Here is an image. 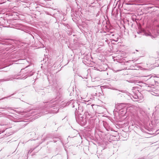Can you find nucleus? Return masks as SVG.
<instances>
[{
    "instance_id": "nucleus-7",
    "label": "nucleus",
    "mask_w": 159,
    "mask_h": 159,
    "mask_svg": "<svg viewBox=\"0 0 159 159\" xmlns=\"http://www.w3.org/2000/svg\"><path fill=\"white\" fill-rule=\"evenodd\" d=\"M114 40V41H116V42H117V41H118V40Z\"/></svg>"
},
{
    "instance_id": "nucleus-10",
    "label": "nucleus",
    "mask_w": 159,
    "mask_h": 159,
    "mask_svg": "<svg viewBox=\"0 0 159 159\" xmlns=\"http://www.w3.org/2000/svg\"><path fill=\"white\" fill-rule=\"evenodd\" d=\"M112 36H114V34H112Z\"/></svg>"
},
{
    "instance_id": "nucleus-2",
    "label": "nucleus",
    "mask_w": 159,
    "mask_h": 159,
    "mask_svg": "<svg viewBox=\"0 0 159 159\" xmlns=\"http://www.w3.org/2000/svg\"><path fill=\"white\" fill-rule=\"evenodd\" d=\"M76 111L77 109H76V110L75 111V115L78 114V112L80 114H81L83 110L82 107L81 106H80V107H79V109L77 112Z\"/></svg>"
},
{
    "instance_id": "nucleus-8",
    "label": "nucleus",
    "mask_w": 159,
    "mask_h": 159,
    "mask_svg": "<svg viewBox=\"0 0 159 159\" xmlns=\"http://www.w3.org/2000/svg\"><path fill=\"white\" fill-rule=\"evenodd\" d=\"M5 98H2V99H0V100H1V99H4Z\"/></svg>"
},
{
    "instance_id": "nucleus-3",
    "label": "nucleus",
    "mask_w": 159,
    "mask_h": 159,
    "mask_svg": "<svg viewBox=\"0 0 159 159\" xmlns=\"http://www.w3.org/2000/svg\"><path fill=\"white\" fill-rule=\"evenodd\" d=\"M145 35L147 36H151L152 38H153V36H152L151 35V33H145Z\"/></svg>"
},
{
    "instance_id": "nucleus-9",
    "label": "nucleus",
    "mask_w": 159,
    "mask_h": 159,
    "mask_svg": "<svg viewBox=\"0 0 159 159\" xmlns=\"http://www.w3.org/2000/svg\"><path fill=\"white\" fill-rule=\"evenodd\" d=\"M52 102H49V104H50V103H52Z\"/></svg>"
},
{
    "instance_id": "nucleus-6",
    "label": "nucleus",
    "mask_w": 159,
    "mask_h": 159,
    "mask_svg": "<svg viewBox=\"0 0 159 159\" xmlns=\"http://www.w3.org/2000/svg\"><path fill=\"white\" fill-rule=\"evenodd\" d=\"M0 109H6V108H0Z\"/></svg>"
},
{
    "instance_id": "nucleus-5",
    "label": "nucleus",
    "mask_w": 159,
    "mask_h": 159,
    "mask_svg": "<svg viewBox=\"0 0 159 159\" xmlns=\"http://www.w3.org/2000/svg\"><path fill=\"white\" fill-rule=\"evenodd\" d=\"M49 107H54V106H49Z\"/></svg>"
},
{
    "instance_id": "nucleus-1",
    "label": "nucleus",
    "mask_w": 159,
    "mask_h": 159,
    "mask_svg": "<svg viewBox=\"0 0 159 159\" xmlns=\"http://www.w3.org/2000/svg\"><path fill=\"white\" fill-rule=\"evenodd\" d=\"M19 75H11L8 78L5 79H2L0 80V82L2 81H8L9 80H12L15 79H18V78H17L16 77L17 76Z\"/></svg>"
},
{
    "instance_id": "nucleus-4",
    "label": "nucleus",
    "mask_w": 159,
    "mask_h": 159,
    "mask_svg": "<svg viewBox=\"0 0 159 159\" xmlns=\"http://www.w3.org/2000/svg\"><path fill=\"white\" fill-rule=\"evenodd\" d=\"M33 73H32V74H30V75H29V76H32V75H33Z\"/></svg>"
}]
</instances>
